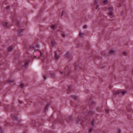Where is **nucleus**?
Segmentation results:
<instances>
[{"mask_svg": "<svg viewBox=\"0 0 133 133\" xmlns=\"http://www.w3.org/2000/svg\"><path fill=\"white\" fill-rule=\"evenodd\" d=\"M29 64V62L28 61H27L26 62L24 65L22 66V67H24L26 68H27L28 67V64Z\"/></svg>", "mask_w": 133, "mask_h": 133, "instance_id": "nucleus-18", "label": "nucleus"}, {"mask_svg": "<svg viewBox=\"0 0 133 133\" xmlns=\"http://www.w3.org/2000/svg\"><path fill=\"white\" fill-rule=\"evenodd\" d=\"M58 31H60V30H58Z\"/></svg>", "mask_w": 133, "mask_h": 133, "instance_id": "nucleus-64", "label": "nucleus"}, {"mask_svg": "<svg viewBox=\"0 0 133 133\" xmlns=\"http://www.w3.org/2000/svg\"><path fill=\"white\" fill-rule=\"evenodd\" d=\"M30 48L31 49H34L35 48V47L33 46H30Z\"/></svg>", "mask_w": 133, "mask_h": 133, "instance_id": "nucleus-47", "label": "nucleus"}, {"mask_svg": "<svg viewBox=\"0 0 133 133\" xmlns=\"http://www.w3.org/2000/svg\"><path fill=\"white\" fill-rule=\"evenodd\" d=\"M109 53L110 55H114L115 54L114 51L112 50H111L109 51Z\"/></svg>", "mask_w": 133, "mask_h": 133, "instance_id": "nucleus-19", "label": "nucleus"}, {"mask_svg": "<svg viewBox=\"0 0 133 133\" xmlns=\"http://www.w3.org/2000/svg\"><path fill=\"white\" fill-rule=\"evenodd\" d=\"M50 27L52 29H53L54 30H55L56 29L57 27V26L56 24H55L51 25Z\"/></svg>", "mask_w": 133, "mask_h": 133, "instance_id": "nucleus-15", "label": "nucleus"}, {"mask_svg": "<svg viewBox=\"0 0 133 133\" xmlns=\"http://www.w3.org/2000/svg\"><path fill=\"white\" fill-rule=\"evenodd\" d=\"M24 29H19L17 30V34L18 35V36H21L22 35V34L23 33V31Z\"/></svg>", "mask_w": 133, "mask_h": 133, "instance_id": "nucleus-5", "label": "nucleus"}, {"mask_svg": "<svg viewBox=\"0 0 133 133\" xmlns=\"http://www.w3.org/2000/svg\"><path fill=\"white\" fill-rule=\"evenodd\" d=\"M50 75L52 78L54 77L55 76V74L53 73L51 74Z\"/></svg>", "mask_w": 133, "mask_h": 133, "instance_id": "nucleus-36", "label": "nucleus"}, {"mask_svg": "<svg viewBox=\"0 0 133 133\" xmlns=\"http://www.w3.org/2000/svg\"><path fill=\"white\" fill-rule=\"evenodd\" d=\"M16 24L17 26H20L19 25V24L20 23V21L18 20H17L16 21Z\"/></svg>", "mask_w": 133, "mask_h": 133, "instance_id": "nucleus-20", "label": "nucleus"}, {"mask_svg": "<svg viewBox=\"0 0 133 133\" xmlns=\"http://www.w3.org/2000/svg\"><path fill=\"white\" fill-rule=\"evenodd\" d=\"M126 91H123L121 90L115 91L114 92V94L115 95H120L122 96L124 95L127 92Z\"/></svg>", "mask_w": 133, "mask_h": 133, "instance_id": "nucleus-2", "label": "nucleus"}, {"mask_svg": "<svg viewBox=\"0 0 133 133\" xmlns=\"http://www.w3.org/2000/svg\"><path fill=\"white\" fill-rule=\"evenodd\" d=\"M113 8L112 6H110L108 8V9L109 10H113Z\"/></svg>", "mask_w": 133, "mask_h": 133, "instance_id": "nucleus-37", "label": "nucleus"}, {"mask_svg": "<svg viewBox=\"0 0 133 133\" xmlns=\"http://www.w3.org/2000/svg\"><path fill=\"white\" fill-rule=\"evenodd\" d=\"M32 122L33 123H35L36 122L35 120H34L32 121Z\"/></svg>", "mask_w": 133, "mask_h": 133, "instance_id": "nucleus-52", "label": "nucleus"}, {"mask_svg": "<svg viewBox=\"0 0 133 133\" xmlns=\"http://www.w3.org/2000/svg\"><path fill=\"white\" fill-rule=\"evenodd\" d=\"M132 89H133V85H132Z\"/></svg>", "mask_w": 133, "mask_h": 133, "instance_id": "nucleus-62", "label": "nucleus"}, {"mask_svg": "<svg viewBox=\"0 0 133 133\" xmlns=\"http://www.w3.org/2000/svg\"><path fill=\"white\" fill-rule=\"evenodd\" d=\"M65 13V11H63L61 14V16H62L63 14Z\"/></svg>", "mask_w": 133, "mask_h": 133, "instance_id": "nucleus-43", "label": "nucleus"}, {"mask_svg": "<svg viewBox=\"0 0 133 133\" xmlns=\"http://www.w3.org/2000/svg\"><path fill=\"white\" fill-rule=\"evenodd\" d=\"M97 4V1L96 0H95L94 2V4L96 5Z\"/></svg>", "mask_w": 133, "mask_h": 133, "instance_id": "nucleus-42", "label": "nucleus"}, {"mask_svg": "<svg viewBox=\"0 0 133 133\" xmlns=\"http://www.w3.org/2000/svg\"><path fill=\"white\" fill-rule=\"evenodd\" d=\"M95 119H92V121L91 122V124L92 125L94 126V125Z\"/></svg>", "mask_w": 133, "mask_h": 133, "instance_id": "nucleus-27", "label": "nucleus"}, {"mask_svg": "<svg viewBox=\"0 0 133 133\" xmlns=\"http://www.w3.org/2000/svg\"><path fill=\"white\" fill-rule=\"evenodd\" d=\"M123 13V12H121V15H122Z\"/></svg>", "mask_w": 133, "mask_h": 133, "instance_id": "nucleus-55", "label": "nucleus"}, {"mask_svg": "<svg viewBox=\"0 0 133 133\" xmlns=\"http://www.w3.org/2000/svg\"><path fill=\"white\" fill-rule=\"evenodd\" d=\"M73 118V116L72 115H71L70 116L67 117V121L68 122H70L72 121Z\"/></svg>", "mask_w": 133, "mask_h": 133, "instance_id": "nucleus-6", "label": "nucleus"}, {"mask_svg": "<svg viewBox=\"0 0 133 133\" xmlns=\"http://www.w3.org/2000/svg\"><path fill=\"white\" fill-rule=\"evenodd\" d=\"M75 122L76 123H79L82 125H83V123L84 122L81 118H78L77 119L75 120Z\"/></svg>", "mask_w": 133, "mask_h": 133, "instance_id": "nucleus-4", "label": "nucleus"}, {"mask_svg": "<svg viewBox=\"0 0 133 133\" xmlns=\"http://www.w3.org/2000/svg\"><path fill=\"white\" fill-rule=\"evenodd\" d=\"M4 107L6 111H8L9 110V108H10V107L8 104H4Z\"/></svg>", "mask_w": 133, "mask_h": 133, "instance_id": "nucleus-7", "label": "nucleus"}, {"mask_svg": "<svg viewBox=\"0 0 133 133\" xmlns=\"http://www.w3.org/2000/svg\"><path fill=\"white\" fill-rule=\"evenodd\" d=\"M13 47L12 46H10L8 48V50L9 51H11L12 50Z\"/></svg>", "mask_w": 133, "mask_h": 133, "instance_id": "nucleus-23", "label": "nucleus"}, {"mask_svg": "<svg viewBox=\"0 0 133 133\" xmlns=\"http://www.w3.org/2000/svg\"><path fill=\"white\" fill-rule=\"evenodd\" d=\"M13 21V22H15V21Z\"/></svg>", "mask_w": 133, "mask_h": 133, "instance_id": "nucleus-63", "label": "nucleus"}, {"mask_svg": "<svg viewBox=\"0 0 133 133\" xmlns=\"http://www.w3.org/2000/svg\"><path fill=\"white\" fill-rule=\"evenodd\" d=\"M7 124L8 125V126H12V125L13 124L11 123H7Z\"/></svg>", "mask_w": 133, "mask_h": 133, "instance_id": "nucleus-35", "label": "nucleus"}, {"mask_svg": "<svg viewBox=\"0 0 133 133\" xmlns=\"http://www.w3.org/2000/svg\"><path fill=\"white\" fill-rule=\"evenodd\" d=\"M122 54L123 55L125 56H126L127 55V53L125 52H122Z\"/></svg>", "mask_w": 133, "mask_h": 133, "instance_id": "nucleus-30", "label": "nucleus"}, {"mask_svg": "<svg viewBox=\"0 0 133 133\" xmlns=\"http://www.w3.org/2000/svg\"><path fill=\"white\" fill-rule=\"evenodd\" d=\"M126 106L127 109V110L128 111L130 112L131 111L130 106H127V105H126Z\"/></svg>", "mask_w": 133, "mask_h": 133, "instance_id": "nucleus-25", "label": "nucleus"}, {"mask_svg": "<svg viewBox=\"0 0 133 133\" xmlns=\"http://www.w3.org/2000/svg\"><path fill=\"white\" fill-rule=\"evenodd\" d=\"M13 117L16 120H17V118L16 116H15V115L13 116Z\"/></svg>", "mask_w": 133, "mask_h": 133, "instance_id": "nucleus-41", "label": "nucleus"}, {"mask_svg": "<svg viewBox=\"0 0 133 133\" xmlns=\"http://www.w3.org/2000/svg\"><path fill=\"white\" fill-rule=\"evenodd\" d=\"M46 75H45V74L43 75V78L44 79H46Z\"/></svg>", "mask_w": 133, "mask_h": 133, "instance_id": "nucleus-40", "label": "nucleus"}, {"mask_svg": "<svg viewBox=\"0 0 133 133\" xmlns=\"http://www.w3.org/2000/svg\"><path fill=\"white\" fill-rule=\"evenodd\" d=\"M102 107H98L96 108V110L98 111H101L102 110Z\"/></svg>", "mask_w": 133, "mask_h": 133, "instance_id": "nucleus-21", "label": "nucleus"}, {"mask_svg": "<svg viewBox=\"0 0 133 133\" xmlns=\"http://www.w3.org/2000/svg\"><path fill=\"white\" fill-rule=\"evenodd\" d=\"M117 6L118 7H120L121 6V4L120 3L119 4L117 5Z\"/></svg>", "mask_w": 133, "mask_h": 133, "instance_id": "nucleus-45", "label": "nucleus"}, {"mask_svg": "<svg viewBox=\"0 0 133 133\" xmlns=\"http://www.w3.org/2000/svg\"><path fill=\"white\" fill-rule=\"evenodd\" d=\"M19 103L20 104H21L23 102L22 101H19Z\"/></svg>", "mask_w": 133, "mask_h": 133, "instance_id": "nucleus-51", "label": "nucleus"}, {"mask_svg": "<svg viewBox=\"0 0 133 133\" xmlns=\"http://www.w3.org/2000/svg\"><path fill=\"white\" fill-rule=\"evenodd\" d=\"M3 64H4V63L3 62L1 64L2 65Z\"/></svg>", "mask_w": 133, "mask_h": 133, "instance_id": "nucleus-59", "label": "nucleus"}, {"mask_svg": "<svg viewBox=\"0 0 133 133\" xmlns=\"http://www.w3.org/2000/svg\"><path fill=\"white\" fill-rule=\"evenodd\" d=\"M65 56V57L68 58H71V54L70 53H69V52H66Z\"/></svg>", "mask_w": 133, "mask_h": 133, "instance_id": "nucleus-12", "label": "nucleus"}, {"mask_svg": "<svg viewBox=\"0 0 133 133\" xmlns=\"http://www.w3.org/2000/svg\"><path fill=\"white\" fill-rule=\"evenodd\" d=\"M11 108V111H12L14 110L15 108L13 106L10 107Z\"/></svg>", "mask_w": 133, "mask_h": 133, "instance_id": "nucleus-34", "label": "nucleus"}, {"mask_svg": "<svg viewBox=\"0 0 133 133\" xmlns=\"http://www.w3.org/2000/svg\"><path fill=\"white\" fill-rule=\"evenodd\" d=\"M132 73L133 74V69L132 70Z\"/></svg>", "mask_w": 133, "mask_h": 133, "instance_id": "nucleus-60", "label": "nucleus"}, {"mask_svg": "<svg viewBox=\"0 0 133 133\" xmlns=\"http://www.w3.org/2000/svg\"><path fill=\"white\" fill-rule=\"evenodd\" d=\"M87 27V25H85L83 26V28L85 29Z\"/></svg>", "mask_w": 133, "mask_h": 133, "instance_id": "nucleus-46", "label": "nucleus"}, {"mask_svg": "<svg viewBox=\"0 0 133 133\" xmlns=\"http://www.w3.org/2000/svg\"><path fill=\"white\" fill-rule=\"evenodd\" d=\"M24 86V83H20V87L22 88H23Z\"/></svg>", "mask_w": 133, "mask_h": 133, "instance_id": "nucleus-29", "label": "nucleus"}, {"mask_svg": "<svg viewBox=\"0 0 133 133\" xmlns=\"http://www.w3.org/2000/svg\"><path fill=\"white\" fill-rule=\"evenodd\" d=\"M54 58L55 59L57 60L59 58V56L58 55L57 51H55L54 52Z\"/></svg>", "mask_w": 133, "mask_h": 133, "instance_id": "nucleus-8", "label": "nucleus"}, {"mask_svg": "<svg viewBox=\"0 0 133 133\" xmlns=\"http://www.w3.org/2000/svg\"><path fill=\"white\" fill-rule=\"evenodd\" d=\"M109 110L108 109H106L105 111L108 114L109 112Z\"/></svg>", "mask_w": 133, "mask_h": 133, "instance_id": "nucleus-38", "label": "nucleus"}, {"mask_svg": "<svg viewBox=\"0 0 133 133\" xmlns=\"http://www.w3.org/2000/svg\"><path fill=\"white\" fill-rule=\"evenodd\" d=\"M98 7V5H97L96 6V9H97Z\"/></svg>", "mask_w": 133, "mask_h": 133, "instance_id": "nucleus-54", "label": "nucleus"}, {"mask_svg": "<svg viewBox=\"0 0 133 133\" xmlns=\"http://www.w3.org/2000/svg\"><path fill=\"white\" fill-rule=\"evenodd\" d=\"M78 63H76L75 64V70H76V69L77 68L78 66Z\"/></svg>", "mask_w": 133, "mask_h": 133, "instance_id": "nucleus-24", "label": "nucleus"}, {"mask_svg": "<svg viewBox=\"0 0 133 133\" xmlns=\"http://www.w3.org/2000/svg\"><path fill=\"white\" fill-rule=\"evenodd\" d=\"M81 46V44H78V46H77V47H78Z\"/></svg>", "mask_w": 133, "mask_h": 133, "instance_id": "nucleus-48", "label": "nucleus"}, {"mask_svg": "<svg viewBox=\"0 0 133 133\" xmlns=\"http://www.w3.org/2000/svg\"><path fill=\"white\" fill-rule=\"evenodd\" d=\"M113 12L111 11H110L108 13V15L111 18L113 17Z\"/></svg>", "mask_w": 133, "mask_h": 133, "instance_id": "nucleus-14", "label": "nucleus"}, {"mask_svg": "<svg viewBox=\"0 0 133 133\" xmlns=\"http://www.w3.org/2000/svg\"><path fill=\"white\" fill-rule=\"evenodd\" d=\"M92 131H93V130H92V129L91 128H90L89 131V133H90L91 132H92Z\"/></svg>", "mask_w": 133, "mask_h": 133, "instance_id": "nucleus-39", "label": "nucleus"}, {"mask_svg": "<svg viewBox=\"0 0 133 133\" xmlns=\"http://www.w3.org/2000/svg\"><path fill=\"white\" fill-rule=\"evenodd\" d=\"M61 35L62 37H63V38H65V34L63 32H62V33L61 34Z\"/></svg>", "mask_w": 133, "mask_h": 133, "instance_id": "nucleus-31", "label": "nucleus"}, {"mask_svg": "<svg viewBox=\"0 0 133 133\" xmlns=\"http://www.w3.org/2000/svg\"><path fill=\"white\" fill-rule=\"evenodd\" d=\"M71 98L74 99L76 100L78 98V97L74 95H71Z\"/></svg>", "mask_w": 133, "mask_h": 133, "instance_id": "nucleus-17", "label": "nucleus"}, {"mask_svg": "<svg viewBox=\"0 0 133 133\" xmlns=\"http://www.w3.org/2000/svg\"><path fill=\"white\" fill-rule=\"evenodd\" d=\"M103 3L104 4H106L108 2L106 0H104L103 1Z\"/></svg>", "mask_w": 133, "mask_h": 133, "instance_id": "nucleus-33", "label": "nucleus"}, {"mask_svg": "<svg viewBox=\"0 0 133 133\" xmlns=\"http://www.w3.org/2000/svg\"><path fill=\"white\" fill-rule=\"evenodd\" d=\"M10 6H6V8L7 9H8L10 8Z\"/></svg>", "mask_w": 133, "mask_h": 133, "instance_id": "nucleus-50", "label": "nucleus"}, {"mask_svg": "<svg viewBox=\"0 0 133 133\" xmlns=\"http://www.w3.org/2000/svg\"><path fill=\"white\" fill-rule=\"evenodd\" d=\"M8 23L7 22H4L2 23V25L5 28H7L9 27V26L7 25Z\"/></svg>", "mask_w": 133, "mask_h": 133, "instance_id": "nucleus-11", "label": "nucleus"}, {"mask_svg": "<svg viewBox=\"0 0 133 133\" xmlns=\"http://www.w3.org/2000/svg\"><path fill=\"white\" fill-rule=\"evenodd\" d=\"M51 43L52 45L53 46H54L55 45V44H56V43L55 42L53 41H51Z\"/></svg>", "mask_w": 133, "mask_h": 133, "instance_id": "nucleus-28", "label": "nucleus"}, {"mask_svg": "<svg viewBox=\"0 0 133 133\" xmlns=\"http://www.w3.org/2000/svg\"><path fill=\"white\" fill-rule=\"evenodd\" d=\"M0 131L1 132V133H3L4 132V130L2 128V127H0Z\"/></svg>", "mask_w": 133, "mask_h": 133, "instance_id": "nucleus-32", "label": "nucleus"}, {"mask_svg": "<svg viewBox=\"0 0 133 133\" xmlns=\"http://www.w3.org/2000/svg\"><path fill=\"white\" fill-rule=\"evenodd\" d=\"M50 105V104H48L45 107L44 109V111L46 112L48 110V107Z\"/></svg>", "mask_w": 133, "mask_h": 133, "instance_id": "nucleus-16", "label": "nucleus"}, {"mask_svg": "<svg viewBox=\"0 0 133 133\" xmlns=\"http://www.w3.org/2000/svg\"><path fill=\"white\" fill-rule=\"evenodd\" d=\"M60 72L61 74H62L63 73V72H61V71H60Z\"/></svg>", "mask_w": 133, "mask_h": 133, "instance_id": "nucleus-58", "label": "nucleus"}, {"mask_svg": "<svg viewBox=\"0 0 133 133\" xmlns=\"http://www.w3.org/2000/svg\"><path fill=\"white\" fill-rule=\"evenodd\" d=\"M5 125V126H8V124H7V123H6V124H5V125Z\"/></svg>", "mask_w": 133, "mask_h": 133, "instance_id": "nucleus-56", "label": "nucleus"}, {"mask_svg": "<svg viewBox=\"0 0 133 133\" xmlns=\"http://www.w3.org/2000/svg\"><path fill=\"white\" fill-rule=\"evenodd\" d=\"M64 119V116H62L60 118L58 117L57 118V120L55 121V122L56 123H62L63 122V120Z\"/></svg>", "mask_w": 133, "mask_h": 133, "instance_id": "nucleus-3", "label": "nucleus"}, {"mask_svg": "<svg viewBox=\"0 0 133 133\" xmlns=\"http://www.w3.org/2000/svg\"><path fill=\"white\" fill-rule=\"evenodd\" d=\"M117 133H121V131L119 129H118L117 131Z\"/></svg>", "mask_w": 133, "mask_h": 133, "instance_id": "nucleus-44", "label": "nucleus"}, {"mask_svg": "<svg viewBox=\"0 0 133 133\" xmlns=\"http://www.w3.org/2000/svg\"><path fill=\"white\" fill-rule=\"evenodd\" d=\"M95 114L94 111L92 110H90L88 112V114L90 116L94 114Z\"/></svg>", "mask_w": 133, "mask_h": 133, "instance_id": "nucleus-13", "label": "nucleus"}, {"mask_svg": "<svg viewBox=\"0 0 133 133\" xmlns=\"http://www.w3.org/2000/svg\"><path fill=\"white\" fill-rule=\"evenodd\" d=\"M15 81L13 79H9L8 80L6 81L5 82V83H9L10 84L12 83H14Z\"/></svg>", "mask_w": 133, "mask_h": 133, "instance_id": "nucleus-10", "label": "nucleus"}, {"mask_svg": "<svg viewBox=\"0 0 133 133\" xmlns=\"http://www.w3.org/2000/svg\"><path fill=\"white\" fill-rule=\"evenodd\" d=\"M53 119V116L52 115H51L50 116V118L48 119V120L49 121H51Z\"/></svg>", "mask_w": 133, "mask_h": 133, "instance_id": "nucleus-26", "label": "nucleus"}, {"mask_svg": "<svg viewBox=\"0 0 133 133\" xmlns=\"http://www.w3.org/2000/svg\"><path fill=\"white\" fill-rule=\"evenodd\" d=\"M83 35V33H81V32H79V35Z\"/></svg>", "mask_w": 133, "mask_h": 133, "instance_id": "nucleus-53", "label": "nucleus"}, {"mask_svg": "<svg viewBox=\"0 0 133 133\" xmlns=\"http://www.w3.org/2000/svg\"><path fill=\"white\" fill-rule=\"evenodd\" d=\"M40 52L41 53V54H40V55L41 56H42V53L40 51Z\"/></svg>", "mask_w": 133, "mask_h": 133, "instance_id": "nucleus-57", "label": "nucleus"}, {"mask_svg": "<svg viewBox=\"0 0 133 133\" xmlns=\"http://www.w3.org/2000/svg\"><path fill=\"white\" fill-rule=\"evenodd\" d=\"M88 102L92 104H95V102H94L91 99H90L89 101H88Z\"/></svg>", "mask_w": 133, "mask_h": 133, "instance_id": "nucleus-22", "label": "nucleus"}, {"mask_svg": "<svg viewBox=\"0 0 133 133\" xmlns=\"http://www.w3.org/2000/svg\"><path fill=\"white\" fill-rule=\"evenodd\" d=\"M70 69L68 68V67L66 66L65 68L64 71V74L65 76L64 78L67 77V76H68V77L70 78V76L69 75L70 73Z\"/></svg>", "mask_w": 133, "mask_h": 133, "instance_id": "nucleus-1", "label": "nucleus"}, {"mask_svg": "<svg viewBox=\"0 0 133 133\" xmlns=\"http://www.w3.org/2000/svg\"><path fill=\"white\" fill-rule=\"evenodd\" d=\"M128 117L129 118H130V116H128Z\"/></svg>", "mask_w": 133, "mask_h": 133, "instance_id": "nucleus-61", "label": "nucleus"}, {"mask_svg": "<svg viewBox=\"0 0 133 133\" xmlns=\"http://www.w3.org/2000/svg\"><path fill=\"white\" fill-rule=\"evenodd\" d=\"M72 87V86L71 85L68 86V89L67 90V93L69 94L70 93L71 91V88Z\"/></svg>", "mask_w": 133, "mask_h": 133, "instance_id": "nucleus-9", "label": "nucleus"}, {"mask_svg": "<svg viewBox=\"0 0 133 133\" xmlns=\"http://www.w3.org/2000/svg\"><path fill=\"white\" fill-rule=\"evenodd\" d=\"M58 49L59 52H61L62 51V49L61 48H59Z\"/></svg>", "mask_w": 133, "mask_h": 133, "instance_id": "nucleus-49", "label": "nucleus"}]
</instances>
